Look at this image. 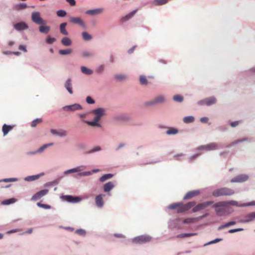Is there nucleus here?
<instances>
[{
    "mask_svg": "<svg viewBox=\"0 0 255 255\" xmlns=\"http://www.w3.org/2000/svg\"><path fill=\"white\" fill-rule=\"evenodd\" d=\"M208 145V151L218 150L220 149H223L226 146L222 143L218 142H211L207 144Z\"/></svg>",
    "mask_w": 255,
    "mask_h": 255,
    "instance_id": "11",
    "label": "nucleus"
},
{
    "mask_svg": "<svg viewBox=\"0 0 255 255\" xmlns=\"http://www.w3.org/2000/svg\"><path fill=\"white\" fill-rule=\"evenodd\" d=\"M61 198L62 200L66 201L67 202L71 203H77L82 200L81 197L74 196L72 195H62Z\"/></svg>",
    "mask_w": 255,
    "mask_h": 255,
    "instance_id": "9",
    "label": "nucleus"
},
{
    "mask_svg": "<svg viewBox=\"0 0 255 255\" xmlns=\"http://www.w3.org/2000/svg\"><path fill=\"white\" fill-rule=\"evenodd\" d=\"M235 193V191L228 187H222L214 190L212 195L215 197L232 196Z\"/></svg>",
    "mask_w": 255,
    "mask_h": 255,
    "instance_id": "2",
    "label": "nucleus"
},
{
    "mask_svg": "<svg viewBox=\"0 0 255 255\" xmlns=\"http://www.w3.org/2000/svg\"><path fill=\"white\" fill-rule=\"evenodd\" d=\"M92 113L101 119L106 115V110L103 108H98L92 111Z\"/></svg>",
    "mask_w": 255,
    "mask_h": 255,
    "instance_id": "24",
    "label": "nucleus"
},
{
    "mask_svg": "<svg viewBox=\"0 0 255 255\" xmlns=\"http://www.w3.org/2000/svg\"><path fill=\"white\" fill-rule=\"evenodd\" d=\"M137 9H134L131 11L130 12H129V13L127 14L122 18L123 20L124 21H126L129 20L134 15Z\"/></svg>",
    "mask_w": 255,
    "mask_h": 255,
    "instance_id": "33",
    "label": "nucleus"
},
{
    "mask_svg": "<svg viewBox=\"0 0 255 255\" xmlns=\"http://www.w3.org/2000/svg\"><path fill=\"white\" fill-rule=\"evenodd\" d=\"M17 201V199L15 198H11L8 199H6L3 200L1 202V204L3 205H8L11 204H13L15 203Z\"/></svg>",
    "mask_w": 255,
    "mask_h": 255,
    "instance_id": "37",
    "label": "nucleus"
},
{
    "mask_svg": "<svg viewBox=\"0 0 255 255\" xmlns=\"http://www.w3.org/2000/svg\"><path fill=\"white\" fill-rule=\"evenodd\" d=\"M115 187L114 184L111 181L108 182L103 185V190L105 192H109Z\"/></svg>",
    "mask_w": 255,
    "mask_h": 255,
    "instance_id": "28",
    "label": "nucleus"
},
{
    "mask_svg": "<svg viewBox=\"0 0 255 255\" xmlns=\"http://www.w3.org/2000/svg\"><path fill=\"white\" fill-rule=\"evenodd\" d=\"M53 144V143L51 142V143H46V144H45L44 145H43L42 146H41V147H40L37 150V152H38V153H41L46 148H47V147L50 146H52V145Z\"/></svg>",
    "mask_w": 255,
    "mask_h": 255,
    "instance_id": "43",
    "label": "nucleus"
},
{
    "mask_svg": "<svg viewBox=\"0 0 255 255\" xmlns=\"http://www.w3.org/2000/svg\"><path fill=\"white\" fill-rule=\"evenodd\" d=\"M226 204L227 206H235L239 207H244L243 204H240L238 202L235 200H229V201H225Z\"/></svg>",
    "mask_w": 255,
    "mask_h": 255,
    "instance_id": "35",
    "label": "nucleus"
},
{
    "mask_svg": "<svg viewBox=\"0 0 255 255\" xmlns=\"http://www.w3.org/2000/svg\"><path fill=\"white\" fill-rule=\"evenodd\" d=\"M92 174V172H91L90 171H84V172H78V175L80 176H90Z\"/></svg>",
    "mask_w": 255,
    "mask_h": 255,
    "instance_id": "59",
    "label": "nucleus"
},
{
    "mask_svg": "<svg viewBox=\"0 0 255 255\" xmlns=\"http://www.w3.org/2000/svg\"><path fill=\"white\" fill-rule=\"evenodd\" d=\"M156 105L163 104L166 102L165 96L163 95H158L153 98Z\"/></svg>",
    "mask_w": 255,
    "mask_h": 255,
    "instance_id": "26",
    "label": "nucleus"
},
{
    "mask_svg": "<svg viewBox=\"0 0 255 255\" xmlns=\"http://www.w3.org/2000/svg\"><path fill=\"white\" fill-rule=\"evenodd\" d=\"M85 168V167L83 165L76 166L74 168L64 171L63 172V174L66 176L71 173H78L80 171H83Z\"/></svg>",
    "mask_w": 255,
    "mask_h": 255,
    "instance_id": "15",
    "label": "nucleus"
},
{
    "mask_svg": "<svg viewBox=\"0 0 255 255\" xmlns=\"http://www.w3.org/2000/svg\"><path fill=\"white\" fill-rule=\"evenodd\" d=\"M114 78L118 81H122L126 80L127 78V75L124 74H116Z\"/></svg>",
    "mask_w": 255,
    "mask_h": 255,
    "instance_id": "46",
    "label": "nucleus"
},
{
    "mask_svg": "<svg viewBox=\"0 0 255 255\" xmlns=\"http://www.w3.org/2000/svg\"><path fill=\"white\" fill-rule=\"evenodd\" d=\"M216 103L217 99L215 97L212 96L200 100L197 102V104L200 106H211L212 105H215L216 104Z\"/></svg>",
    "mask_w": 255,
    "mask_h": 255,
    "instance_id": "4",
    "label": "nucleus"
},
{
    "mask_svg": "<svg viewBox=\"0 0 255 255\" xmlns=\"http://www.w3.org/2000/svg\"><path fill=\"white\" fill-rule=\"evenodd\" d=\"M195 121V118L193 116H186L183 118V121L185 124L192 123Z\"/></svg>",
    "mask_w": 255,
    "mask_h": 255,
    "instance_id": "38",
    "label": "nucleus"
},
{
    "mask_svg": "<svg viewBox=\"0 0 255 255\" xmlns=\"http://www.w3.org/2000/svg\"><path fill=\"white\" fill-rule=\"evenodd\" d=\"M103 8H99L93 9H89L86 11V13L91 15H96L100 14L103 11Z\"/></svg>",
    "mask_w": 255,
    "mask_h": 255,
    "instance_id": "27",
    "label": "nucleus"
},
{
    "mask_svg": "<svg viewBox=\"0 0 255 255\" xmlns=\"http://www.w3.org/2000/svg\"><path fill=\"white\" fill-rule=\"evenodd\" d=\"M13 126L10 125H7L4 124L2 126V131L3 133V136H5L9 131L13 129Z\"/></svg>",
    "mask_w": 255,
    "mask_h": 255,
    "instance_id": "30",
    "label": "nucleus"
},
{
    "mask_svg": "<svg viewBox=\"0 0 255 255\" xmlns=\"http://www.w3.org/2000/svg\"><path fill=\"white\" fill-rule=\"evenodd\" d=\"M173 100L178 103H181L183 101V97L180 95H175L173 97Z\"/></svg>",
    "mask_w": 255,
    "mask_h": 255,
    "instance_id": "50",
    "label": "nucleus"
},
{
    "mask_svg": "<svg viewBox=\"0 0 255 255\" xmlns=\"http://www.w3.org/2000/svg\"><path fill=\"white\" fill-rule=\"evenodd\" d=\"M75 233L82 237H85L86 235V231L83 229H79L75 231Z\"/></svg>",
    "mask_w": 255,
    "mask_h": 255,
    "instance_id": "49",
    "label": "nucleus"
},
{
    "mask_svg": "<svg viewBox=\"0 0 255 255\" xmlns=\"http://www.w3.org/2000/svg\"><path fill=\"white\" fill-rule=\"evenodd\" d=\"M86 102L89 104H94L95 103V100L91 96L86 97Z\"/></svg>",
    "mask_w": 255,
    "mask_h": 255,
    "instance_id": "63",
    "label": "nucleus"
},
{
    "mask_svg": "<svg viewBox=\"0 0 255 255\" xmlns=\"http://www.w3.org/2000/svg\"><path fill=\"white\" fill-rule=\"evenodd\" d=\"M80 69L81 72L83 74H85L87 75H91L92 74H93L94 72L93 70L88 68V67L84 66H81Z\"/></svg>",
    "mask_w": 255,
    "mask_h": 255,
    "instance_id": "32",
    "label": "nucleus"
},
{
    "mask_svg": "<svg viewBox=\"0 0 255 255\" xmlns=\"http://www.w3.org/2000/svg\"><path fill=\"white\" fill-rule=\"evenodd\" d=\"M41 122H42L41 119L36 118L35 120H34L33 121H32V122H31V126L33 128L35 127L38 124H39Z\"/></svg>",
    "mask_w": 255,
    "mask_h": 255,
    "instance_id": "55",
    "label": "nucleus"
},
{
    "mask_svg": "<svg viewBox=\"0 0 255 255\" xmlns=\"http://www.w3.org/2000/svg\"><path fill=\"white\" fill-rule=\"evenodd\" d=\"M101 120V119L99 117H96L95 116L94 119L92 121H86V120H83V121L87 124L89 126H90L91 127H96L98 128H101L102 126L101 124H99V122Z\"/></svg>",
    "mask_w": 255,
    "mask_h": 255,
    "instance_id": "14",
    "label": "nucleus"
},
{
    "mask_svg": "<svg viewBox=\"0 0 255 255\" xmlns=\"http://www.w3.org/2000/svg\"><path fill=\"white\" fill-rule=\"evenodd\" d=\"M169 0H154V3L156 5H160L166 3Z\"/></svg>",
    "mask_w": 255,
    "mask_h": 255,
    "instance_id": "56",
    "label": "nucleus"
},
{
    "mask_svg": "<svg viewBox=\"0 0 255 255\" xmlns=\"http://www.w3.org/2000/svg\"><path fill=\"white\" fill-rule=\"evenodd\" d=\"M249 176L246 174H241L237 175L232 178L230 182L231 183H243L249 179Z\"/></svg>",
    "mask_w": 255,
    "mask_h": 255,
    "instance_id": "7",
    "label": "nucleus"
},
{
    "mask_svg": "<svg viewBox=\"0 0 255 255\" xmlns=\"http://www.w3.org/2000/svg\"><path fill=\"white\" fill-rule=\"evenodd\" d=\"M82 38L86 41H90L92 39V36L87 32L84 31L82 32Z\"/></svg>",
    "mask_w": 255,
    "mask_h": 255,
    "instance_id": "45",
    "label": "nucleus"
},
{
    "mask_svg": "<svg viewBox=\"0 0 255 255\" xmlns=\"http://www.w3.org/2000/svg\"><path fill=\"white\" fill-rule=\"evenodd\" d=\"M50 26H44V25H41L39 28V31L42 33L47 34L50 31Z\"/></svg>",
    "mask_w": 255,
    "mask_h": 255,
    "instance_id": "40",
    "label": "nucleus"
},
{
    "mask_svg": "<svg viewBox=\"0 0 255 255\" xmlns=\"http://www.w3.org/2000/svg\"><path fill=\"white\" fill-rule=\"evenodd\" d=\"M144 105L146 107H152L156 105L154 99H152L151 100L146 101L144 103Z\"/></svg>",
    "mask_w": 255,
    "mask_h": 255,
    "instance_id": "57",
    "label": "nucleus"
},
{
    "mask_svg": "<svg viewBox=\"0 0 255 255\" xmlns=\"http://www.w3.org/2000/svg\"><path fill=\"white\" fill-rule=\"evenodd\" d=\"M200 194V191L199 190H192L188 192L183 197V200H188L191 199L193 197L197 196Z\"/></svg>",
    "mask_w": 255,
    "mask_h": 255,
    "instance_id": "23",
    "label": "nucleus"
},
{
    "mask_svg": "<svg viewBox=\"0 0 255 255\" xmlns=\"http://www.w3.org/2000/svg\"><path fill=\"white\" fill-rule=\"evenodd\" d=\"M62 177V176L58 177L57 179L53 181L46 183L45 184H44V187H49L54 185H58L59 183V180L61 179Z\"/></svg>",
    "mask_w": 255,
    "mask_h": 255,
    "instance_id": "29",
    "label": "nucleus"
},
{
    "mask_svg": "<svg viewBox=\"0 0 255 255\" xmlns=\"http://www.w3.org/2000/svg\"><path fill=\"white\" fill-rule=\"evenodd\" d=\"M105 69V66L103 64L99 65L96 69V72L98 74H101Z\"/></svg>",
    "mask_w": 255,
    "mask_h": 255,
    "instance_id": "62",
    "label": "nucleus"
},
{
    "mask_svg": "<svg viewBox=\"0 0 255 255\" xmlns=\"http://www.w3.org/2000/svg\"><path fill=\"white\" fill-rule=\"evenodd\" d=\"M196 233H183L178 235L177 237V238H185L187 237L196 236Z\"/></svg>",
    "mask_w": 255,
    "mask_h": 255,
    "instance_id": "54",
    "label": "nucleus"
},
{
    "mask_svg": "<svg viewBox=\"0 0 255 255\" xmlns=\"http://www.w3.org/2000/svg\"><path fill=\"white\" fill-rule=\"evenodd\" d=\"M67 23L66 22H63L60 24L59 26V30L60 33L64 35H68V32L66 30L65 27L67 26Z\"/></svg>",
    "mask_w": 255,
    "mask_h": 255,
    "instance_id": "31",
    "label": "nucleus"
},
{
    "mask_svg": "<svg viewBox=\"0 0 255 255\" xmlns=\"http://www.w3.org/2000/svg\"><path fill=\"white\" fill-rule=\"evenodd\" d=\"M152 237L148 235H142L131 239L130 242L132 245H142L148 243L151 241Z\"/></svg>",
    "mask_w": 255,
    "mask_h": 255,
    "instance_id": "3",
    "label": "nucleus"
},
{
    "mask_svg": "<svg viewBox=\"0 0 255 255\" xmlns=\"http://www.w3.org/2000/svg\"><path fill=\"white\" fill-rule=\"evenodd\" d=\"M48 189H43L42 190H40V191L37 192L35 194H34L31 199V201H36L44 196L46 195L48 193Z\"/></svg>",
    "mask_w": 255,
    "mask_h": 255,
    "instance_id": "16",
    "label": "nucleus"
},
{
    "mask_svg": "<svg viewBox=\"0 0 255 255\" xmlns=\"http://www.w3.org/2000/svg\"><path fill=\"white\" fill-rule=\"evenodd\" d=\"M82 57L86 59H93L96 57V54L92 51L85 50L82 52Z\"/></svg>",
    "mask_w": 255,
    "mask_h": 255,
    "instance_id": "17",
    "label": "nucleus"
},
{
    "mask_svg": "<svg viewBox=\"0 0 255 255\" xmlns=\"http://www.w3.org/2000/svg\"><path fill=\"white\" fill-rule=\"evenodd\" d=\"M72 49H61L59 50V53L62 55H68L71 53Z\"/></svg>",
    "mask_w": 255,
    "mask_h": 255,
    "instance_id": "47",
    "label": "nucleus"
},
{
    "mask_svg": "<svg viewBox=\"0 0 255 255\" xmlns=\"http://www.w3.org/2000/svg\"><path fill=\"white\" fill-rule=\"evenodd\" d=\"M50 133L52 135H56L60 137H64L66 136L67 134V131L63 129H60L59 130L51 129Z\"/></svg>",
    "mask_w": 255,
    "mask_h": 255,
    "instance_id": "18",
    "label": "nucleus"
},
{
    "mask_svg": "<svg viewBox=\"0 0 255 255\" xmlns=\"http://www.w3.org/2000/svg\"><path fill=\"white\" fill-rule=\"evenodd\" d=\"M64 87L70 95L73 94L72 83L71 78H68L65 81Z\"/></svg>",
    "mask_w": 255,
    "mask_h": 255,
    "instance_id": "21",
    "label": "nucleus"
},
{
    "mask_svg": "<svg viewBox=\"0 0 255 255\" xmlns=\"http://www.w3.org/2000/svg\"><path fill=\"white\" fill-rule=\"evenodd\" d=\"M61 43L65 46H70L72 45L71 40L68 37H64L61 39Z\"/></svg>",
    "mask_w": 255,
    "mask_h": 255,
    "instance_id": "34",
    "label": "nucleus"
},
{
    "mask_svg": "<svg viewBox=\"0 0 255 255\" xmlns=\"http://www.w3.org/2000/svg\"><path fill=\"white\" fill-rule=\"evenodd\" d=\"M181 205H182V202L174 203L169 205L167 207V208L168 209L172 210L175 209L177 207L180 208L181 207Z\"/></svg>",
    "mask_w": 255,
    "mask_h": 255,
    "instance_id": "44",
    "label": "nucleus"
},
{
    "mask_svg": "<svg viewBox=\"0 0 255 255\" xmlns=\"http://www.w3.org/2000/svg\"><path fill=\"white\" fill-rule=\"evenodd\" d=\"M196 220H197V218H188L185 219L183 222L185 224H190Z\"/></svg>",
    "mask_w": 255,
    "mask_h": 255,
    "instance_id": "48",
    "label": "nucleus"
},
{
    "mask_svg": "<svg viewBox=\"0 0 255 255\" xmlns=\"http://www.w3.org/2000/svg\"><path fill=\"white\" fill-rule=\"evenodd\" d=\"M196 204V203L194 201L189 202L185 204H183L182 203V205H181V207L178 209L177 212L180 213L184 211H187L192 207H194Z\"/></svg>",
    "mask_w": 255,
    "mask_h": 255,
    "instance_id": "13",
    "label": "nucleus"
},
{
    "mask_svg": "<svg viewBox=\"0 0 255 255\" xmlns=\"http://www.w3.org/2000/svg\"><path fill=\"white\" fill-rule=\"evenodd\" d=\"M245 219L240 221L241 223H247L253 221L255 219V212H252L244 216Z\"/></svg>",
    "mask_w": 255,
    "mask_h": 255,
    "instance_id": "22",
    "label": "nucleus"
},
{
    "mask_svg": "<svg viewBox=\"0 0 255 255\" xmlns=\"http://www.w3.org/2000/svg\"><path fill=\"white\" fill-rule=\"evenodd\" d=\"M70 20L71 22L74 24H78L84 28H86L85 23L83 21V20L80 17H71L70 19Z\"/></svg>",
    "mask_w": 255,
    "mask_h": 255,
    "instance_id": "20",
    "label": "nucleus"
},
{
    "mask_svg": "<svg viewBox=\"0 0 255 255\" xmlns=\"http://www.w3.org/2000/svg\"><path fill=\"white\" fill-rule=\"evenodd\" d=\"M57 15L59 17H63L66 16V12L64 10L60 9L57 11Z\"/></svg>",
    "mask_w": 255,
    "mask_h": 255,
    "instance_id": "60",
    "label": "nucleus"
},
{
    "mask_svg": "<svg viewBox=\"0 0 255 255\" xmlns=\"http://www.w3.org/2000/svg\"><path fill=\"white\" fill-rule=\"evenodd\" d=\"M139 83L141 85L145 86L148 84V81L145 76L141 75L139 77Z\"/></svg>",
    "mask_w": 255,
    "mask_h": 255,
    "instance_id": "41",
    "label": "nucleus"
},
{
    "mask_svg": "<svg viewBox=\"0 0 255 255\" xmlns=\"http://www.w3.org/2000/svg\"><path fill=\"white\" fill-rule=\"evenodd\" d=\"M227 207L225 201L218 202L213 205L215 212L218 216H223L227 214H230L233 212V210L228 209Z\"/></svg>",
    "mask_w": 255,
    "mask_h": 255,
    "instance_id": "1",
    "label": "nucleus"
},
{
    "mask_svg": "<svg viewBox=\"0 0 255 255\" xmlns=\"http://www.w3.org/2000/svg\"><path fill=\"white\" fill-rule=\"evenodd\" d=\"M168 129L166 131V133L168 135H175L178 132V130L175 128L172 127H168Z\"/></svg>",
    "mask_w": 255,
    "mask_h": 255,
    "instance_id": "42",
    "label": "nucleus"
},
{
    "mask_svg": "<svg viewBox=\"0 0 255 255\" xmlns=\"http://www.w3.org/2000/svg\"><path fill=\"white\" fill-rule=\"evenodd\" d=\"M31 19L37 24L45 25L46 24V21L40 17V13L38 11H34L31 13Z\"/></svg>",
    "mask_w": 255,
    "mask_h": 255,
    "instance_id": "5",
    "label": "nucleus"
},
{
    "mask_svg": "<svg viewBox=\"0 0 255 255\" xmlns=\"http://www.w3.org/2000/svg\"><path fill=\"white\" fill-rule=\"evenodd\" d=\"M106 196L104 194H100L97 195L95 199V205L99 209H102L104 206L103 198Z\"/></svg>",
    "mask_w": 255,
    "mask_h": 255,
    "instance_id": "12",
    "label": "nucleus"
},
{
    "mask_svg": "<svg viewBox=\"0 0 255 255\" xmlns=\"http://www.w3.org/2000/svg\"><path fill=\"white\" fill-rule=\"evenodd\" d=\"M13 27L18 31L26 30L28 28V25L24 21L16 23L14 24Z\"/></svg>",
    "mask_w": 255,
    "mask_h": 255,
    "instance_id": "19",
    "label": "nucleus"
},
{
    "mask_svg": "<svg viewBox=\"0 0 255 255\" xmlns=\"http://www.w3.org/2000/svg\"><path fill=\"white\" fill-rule=\"evenodd\" d=\"M44 175V172H41L39 174L28 176L24 178L25 181L26 182H32L38 179L41 176Z\"/></svg>",
    "mask_w": 255,
    "mask_h": 255,
    "instance_id": "25",
    "label": "nucleus"
},
{
    "mask_svg": "<svg viewBox=\"0 0 255 255\" xmlns=\"http://www.w3.org/2000/svg\"><path fill=\"white\" fill-rule=\"evenodd\" d=\"M113 119L118 122H126L129 120V117L126 113H120L115 115Z\"/></svg>",
    "mask_w": 255,
    "mask_h": 255,
    "instance_id": "10",
    "label": "nucleus"
},
{
    "mask_svg": "<svg viewBox=\"0 0 255 255\" xmlns=\"http://www.w3.org/2000/svg\"><path fill=\"white\" fill-rule=\"evenodd\" d=\"M2 182H16L18 181V179L17 178H4L1 179Z\"/></svg>",
    "mask_w": 255,
    "mask_h": 255,
    "instance_id": "58",
    "label": "nucleus"
},
{
    "mask_svg": "<svg viewBox=\"0 0 255 255\" xmlns=\"http://www.w3.org/2000/svg\"><path fill=\"white\" fill-rule=\"evenodd\" d=\"M101 150H102V148L100 146H95V147H93V148L91 149L90 150H89L87 152V153L91 154V153H94L96 152L100 151Z\"/></svg>",
    "mask_w": 255,
    "mask_h": 255,
    "instance_id": "51",
    "label": "nucleus"
},
{
    "mask_svg": "<svg viewBox=\"0 0 255 255\" xmlns=\"http://www.w3.org/2000/svg\"><path fill=\"white\" fill-rule=\"evenodd\" d=\"M83 109L82 106L78 103H75L70 105H67L63 106L62 109L66 112H75L82 110Z\"/></svg>",
    "mask_w": 255,
    "mask_h": 255,
    "instance_id": "8",
    "label": "nucleus"
},
{
    "mask_svg": "<svg viewBox=\"0 0 255 255\" xmlns=\"http://www.w3.org/2000/svg\"><path fill=\"white\" fill-rule=\"evenodd\" d=\"M37 206L39 207L45 209H50L51 208V207L50 205L42 204L40 202L37 203Z\"/></svg>",
    "mask_w": 255,
    "mask_h": 255,
    "instance_id": "61",
    "label": "nucleus"
},
{
    "mask_svg": "<svg viewBox=\"0 0 255 255\" xmlns=\"http://www.w3.org/2000/svg\"><path fill=\"white\" fill-rule=\"evenodd\" d=\"M27 7V5L25 3H20L17 4H15L13 8L16 10H22Z\"/></svg>",
    "mask_w": 255,
    "mask_h": 255,
    "instance_id": "39",
    "label": "nucleus"
},
{
    "mask_svg": "<svg viewBox=\"0 0 255 255\" xmlns=\"http://www.w3.org/2000/svg\"><path fill=\"white\" fill-rule=\"evenodd\" d=\"M245 72L249 75H255V66L251 67L248 70L245 71Z\"/></svg>",
    "mask_w": 255,
    "mask_h": 255,
    "instance_id": "53",
    "label": "nucleus"
},
{
    "mask_svg": "<svg viewBox=\"0 0 255 255\" xmlns=\"http://www.w3.org/2000/svg\"><path fill=\"white\" fill-rule=\"evenodd\" d=\"M241 143H243L242 138L238 139L231 142L227 147H231Z\"/></svg>",
    "mask_w": 255,
    "mask_h": 255,
    "instance_id": "52",
    "label": "nucleus"
},
{
    "mask_svg": "<svg viewBox=\"0 0 255 255\" xmlns=\"http://www.w3.org/2000/svg\"><path fill=\"white\" fill-rule=\"evenodd\" d=\"M56 41V39L53 37H48L46 39V42L48 44H52Z\"/></svg>",
    "mask_w": 255,
    "mask_h": 255,
    "instance_id": "64",
    "label": "nucleus"
},
{
    "mask_svg": "<svg viewBox=\"0 0 255 255\" xmlns=\"http://www.w3.org/2000/svg\"><path fill=\"white\" fill-rule=\"evenodd\" d=\"M114 176V174L112 173L105 174L102 175L100 178L99 181L104 182L105 181L112 178Z\"/></svg>",
    "mask_w": 255,
    "mask_h": 255,
    "instance_id": "36",
    "label": "nucleus"
},
{
    "mask_svg": "<svg viewBox=\"0 0 255 255\" xmlns=\"http://www.w3.org/2000/svg\"><path fill=\"white\" fill-rule=\"evenodd\" d=\"M214 202L212 201H205L200 203L197 205H195V206L193 208L192 212L196 213L201 210L206 209L209 206L213 204Z\"/></svg>",
    "mask_w": 255,
    "mask_h": 255,
    "instance_id": "6",
    "label": "nucleus"
}]
</instances>
